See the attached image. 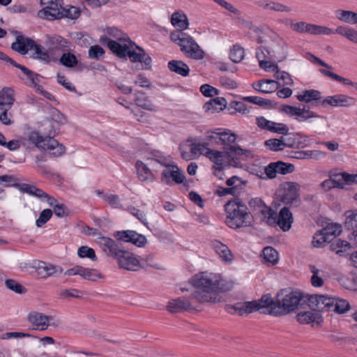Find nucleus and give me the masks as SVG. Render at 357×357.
<instances>
[{
    "label": "nucleus",
    "instance_id": "obj_1",
    "mask_svg": "<svg viewBox=\"0 0 357 357\" xmlns=\"http://www.w3.org/2000/svg\"><path fill=\"white\" fill-rule=\"evenodd\" d=\"M191 283L197 289L191 298L199 303L220 302L218 293L229 291L235 285L234 280L222 278L220 275L213 273L197 274L191 279Z\"/></svg>",
    "mask_w": 357,
    "mask_h": 357
},
{
    "label": "nucleus",
    "instance_id": "obj_2",
    "mask_svg": "<svg viewBox=\"0 0 357 357\" xmlns=\"http://www.w3.org/2000/svg\"><path fill=\"white\" fill-rule=\"evenodd\" d=\"M249 206L254 211H258L261 220L270 226L278 225L284 231L290 229V215L287 207L280 209L279 214L266 206L259 197L252 198L248 202Z\"/></svg>",
    "mask_w": 357,
    "mask_h": 357
},
{
    "label": "nucleus",
    "instance_id": "obj_3",
    "mask_svg": "<svg viewBox=\"0 0 357 357\" xmlns=\"http://www.w3.org/2000/svg\"><path fill=\"white\" fill-rule=\"evenodd\" d=\"M99 243L107 255L117 259L121 268L133 271L139 268V261L137 258L132 253L123 250L113 239L101 236L99 238Z\"/></svg>",
    "mask_w": 357,
    "mask_h": 357
},
{
    "label": "nucleus",
    "instance_id": "obj_4",
    "mask_svg": "<svg viewBox=\"0 0 357 357\" xmlns=\"http://www.w3.org/2000/svg\"><path fill=\"white\" fill-rule=\"evenodd\" d=\"M225 223L231 229L249 227L252 225V215L248 207L241 200L235 199L225 204Z\"/></svg>",
    "mask_w": 357,
    "mask_h": 357
},
{
    "label": "nucleus",
    "instance_id": "obj_5",
    "mask_svg": "<svg viewBox=\"0 0 357 357\" xmlns=\"http://www.w3.org/2000/svg\"><path fill=\"white\" fill-rule=\"evenodd\" d=\"M107 47L120 58L128 56L132 62H140L151 67V59L142 48L137 46L130 40L128 43H119L115 40L107 39Z\"/></svg>",
    "mask_w": 357,
    "mask_h": 357
},
{
    "label": "nucleus",
    "instance_id": "obj_6",
    "mask_svg": "<svg viewBox=\"0 0 357 357\" xmlns=\"http://www.w3.org/2000/svg\"><path fill=\"white\" fill-rule=\"evenodd\" d=\"M259 309L268 308V312L273 316H280L290 312V289H281L273 301L271 294L264 295L256 301Z\"/></svg>",
    "mask_w": 357,
    "mask_h": 357
},
{
    "label": "nucleus",
    "instance_id": "obj_7",
    "mask_svg": "<svg viewBox=\"0 0 357 357\" xmlns=\"http://www.w3.org/2000/svg\"><path fill=\"white\" fill-rule=\"evenodd\" d=\"M170 39L179 46L181 51L188 58L201 60L204 57V52L194 38L183 31H174L170 33Z\"/></svg>",
    "mask_w": 357,
    "mask_h": 357
},
{
    "label": "nucleus",
    "instance_id": "obj_8",
    "mask_svg": "<svg viewBox=\"0 0 357 357\" xmlns=\"http://www.w3.org/2000/svg\"><path fill=\"white\" fill-rule=\"evenodd\" d=\"M29 140L40 149L48 151L50 154L57 157L65 152V147L52 137H43L38 132H31Z\"/></svg>",
    "mask_w": 357,
    "mask_h": 357
},
{
    "label": "nucleus",
    "instance_id": "obj_9",
    "mask_svg": "<svg viewBox=\"0 0 357 357\" xmlns=\"http://www.w3.org/2000/svg\"><path fill=\"white\" fill-rule=\"evenodd\" d=\"M45 38V44L52 56L54 57L55 59L61 53L68 52L71 49L70 42L59 35H47Z\"/></svg>",
    "mask_w": 357,
    "mask_h": 357
},
{
    "label": "nucleus",
    "instance_id": "obj_10",
    "mask_svg": "<svg viewBox=\"0 0 357 357\" xmlns=\"http://www.w3.org/2000/svg\"><path fill=\"white\" fill-rule=\"evenodd\" d=\"M227 149L229 167H242L243 161L248 160L254 156L253 153L250 150L242 149L239 146H230Z\"/></svg>",
    "mask_w": 357,
    "mask_h": 357
},
{
    "label": "nucleus",
    "instance_id": "obj_11",
    "mask_svg": "<svg viewBox=\"0 0 357 357\" xmlns=\"http://www.w3.org/2000/svg\"><path fill=\"white\" fill-rule=\"evenodd\" d=\"M62 0H40L43 6L40 13H43L49 20L62 18Z\"/></svg>",
    "mask_w": 357,
    "mask_h": 357
},
{
    "label": "nucleus",
    "instance_id": "obj_12",
    "mask_svg": "<svg viewBox=\"0 0 357 357\" xmlns=\"http://www.w3.org/2000/svg\"><path fill=\"white\" fill-rule=\"evenodd\" d=\"M333 302L332 296L328 295L309 294L308 308L317 312L330 311V305Z\"/></svg>",
    "mask_w": 357,
    "mask_h": 357
},
{
    "label": "nucleus",
    "instance_id": "obj_13",
    "mask_svg": "<svg viewBox=\"0 0 357 357\" xmlns=\"http://www.w3.org/2000/svg\"><path fill=\"white\" fill-rule=\"evenodd\" d=\"M356 102L357 100L355 98L345 94L340 93L326 97L324 99V107L330 105L334 107H350L355 106Z\"/></svg>",
    "mask_w": 357,
    "mask_h": 357
},
{
    "label": "nucleus",
    "instance_id": "obj_14",
    "mask_svg": "<svg viewBox=\"0 0 357 357\" xmlns=\"http://www.w3.org/2000/svg\"><path fill=\"white\" fill-rule=\"evenodd\" d=\"M300 102L310 103L312 107L324 106V98L321 93L315 89L305 90L296 96Z\"/></svg>",
    "mask_w": 357,
    "mask_h": 357
},
{
    "label": "nucleus",
    "instance_id": "obj_15",
    "mask_svg": "<svg viewBox=\"0 0 357 357\" xmlns=\"http://www.w3.org/2000/svg\"><path fill=\"white\" fill-rule=\"evenodd\" d=\"M15 186L23 193H26L31 196L35 197L41 201H46L49 205H52L54 202L53 197L47 194L43 190L36 187L35 185L26 183H18Z\"/></svg>",
    "mask_w": 357,
    "mask_h": 357
},
{
    "label": "nucleus",
    "instance_id": "obj_16",
    "mask_svg": "<svg viewBox=\"0 0 357 357\" xmlns=\"http://www.w3.org/2000/svg\"><path fill=\"white\" fill-rule=\"evenodd\" d=\"M114 236L117 240L130 242L138 247H142L146 243V238L144 235L132 230L118 231L114 234Z\"/></svg>",
    "mask_w": 357,
    "mask_h": 357
},
{
    "label": "nucleus",
    "instance_id": "obj_17",
    "mask_svg": "<svg viewBox=\"0 0 357 357\" xmlns=\"http://www.w3.org/2000/svg\"><path fill=\"white\" fill-rule=\"evenodd\" d=\"M275 206L287 207L290 215V182L281 184L277 190L275 198Z\"/></svg>",
    "mask_w": 357,
    "mask_h": 357
},
{
    "label": "nucleus",
    "instance_id": "obj_18",
    "mask_svg": "<svg viewBox=\"0 0 357 357\" xmlns=\"http://www.w3.org/2000/svg\"><path fill=\"white\" fill-rule=\"evenodd\" d=\"M185 177L177 165L164 169L161 173V181L167 185H171L173 183H182Z\"/></svg>",
    "mask_w": 357,
    "mask_h": 357
},
{
    "label": "nucleus",
    "instance_id": "obj_19",
    "mask_svg": "<svg viewBox=\"0 0 357 357\" xmlns=\"http://www.w3.org/2000/svg\"><path fill=\"white\" fill-rule=\"evenodd\" d=\"M291 116L298 122L310 121L312 119H324V117L310 109L308 106L301 107L291 106Z\"/></svg>",
    "mask_w": 357,
    "mask_h": 357
},
{
    "label": "nucleus",
    "instance_id": "obj_20",
    "mask_svg": "<svg viewBox=\"0 0 357 357\" xmlns=\"http://www.w3.org/2000/svg\"><path fill=\"white\" fill-rule=\"evenodd\" d=\"M27 319L34 329L44 331L51 324L50 321L52 320V317L34 311L29 314Z\"/></svg>",
    "mask_w": 357,
    "mask_h": 357
},
{
    "label": "nucleus",
    "instance_id": "obj_21",
    "mask_svg": "<svg viewBox=\"0 0 357 357\" xmlns=\"http://www.w3.org/2000/svg\"><path fill=\"white\" fill-rule=\"evenodd\" d=\"M206 154L207 158L215 164L216 169L220 170L229 167V156L227 149L225 152L211 149V151H208Z\"/></svg>",
    "mask_w": 357,
    "mask_h": 357
},
{
    "label": "nucleus",
    "instance_id": "obj_22",
    "mask_svg": "<svg viewBox=\"0 0 357 357\" xmlns=\"http://www.w3.org/2000/svg\"><path fill=\"white\" fill-rule=\"evenodd\" d=\"M297 321L301 324H314L320 326L323 322V317L319 312L302 310L296 314Z\"/></svg>",
    "mask_w": 357,
    "mask_h": 357
},
{
    "label": "nucleus",
    "instance_id": "obj_23",
    "mask_svg": "<svg viewBox=\"0 0 357 357\" xmlns=\"http://www.w3.org/2000/svg\"><path fill=\"white\" fill-rule=\"evenodd\" d=\"M309 294L298 289H291V312L308 308Z\"/></svg>",
    "mask_w": 357,
    "mask_h": 357
},
{
    "label": "nucleus",
    "instance_id": "obj_24",
    "mask_svg": "<svg viewBox=\"0 0 357 357\" xmlns=\"http://www.w3.org/2000/svg\"><path fill=\"white\" fill-rule=\"evenodd\" d=\"M34 44L31 39L19 35L16 37V41L12 44L11 47L21 54H26L29 50H32Z\"/></svg>",
    "mask_w": 357,
    "mask_h": 357
},
{
    "label": "nucleus",
    "instance_id": "obj_25",
    "mask_svg": "<svg viewBox=\"0 0 357 357\" xmlns=\"http://www.w3.org/2000/svg\"><path fill=\"white\" fill-rule=\"evenodd\" d=\"M35 267L42 278H47L56 273L61 274L63 271V268L59 266H54L41 261H38Z\"/></svg>",
    "mask_w": 357,
    "mask_h": 357
},
{
    "label": "nucleus",
    "instance_id": "obj_26",
    "mask_svg": "<svg viewBox=\"0 0 357 357\" xmlns=\"http://www.w3.org/2000/svg\"><path fill=\"white\" fill-rule=\"evenodd\" d=\"M14 102V90L8 87L3 88L0 91V109H10Z\"/></svg>",
    "mask_w": 357,
    "mask_h": 357
},
{
    "label": "nucleus",
    "instance_id": "obj_27",
    "mask_svg": "<svg viewBox=\"0 0 357 357\" xmlns=\"http://www.w3.org/2000/svg\"><path fill=\"white\" fill-rule=\"evenodd\" d=\"M15 65L13 66L19 68L23 73V74L26 76V79L29 81V86L33 88L35 90L40 86L39 83L40 82L41 76L24 66L20 65L17 63H14Z\"/></svg>",
    "mask_w": 357,
    "mask_h": 357
},
{
    "label": "nucleus",
    "instance_id": "obj_28",
    "mask_svg": "<svg viewBox=\"0 0 357 357\" xmlns=\"http://www.w3.org/2000/svg\"><path fill=\"white\" fill-rule=\"evenodd\" d=\"M172 24L178 29L177 31H183L188 29L189 22L187 15L182 11L174 12L171 17Z\"/></svg>",
    "mask_w": 357,
    "mask_h": 357
},
{
    "label": "nucleus",
    "instance_id": "obj_29",
    "mask_svg": "<svg viewBox=\"0 0 357 357\" xmlns=\"http://www.w3.org/2000/svg\"><path fill=\"white\" fill-rule=\"evenodd\" d=\"M137 169V174L139 179L141 181H150L153 182L155 178L151 170L142 161H137L135 165Z\"/></svg>",
    "mask_w": 357,
    "mask_h": 357
},
{
    "label": "nucleus",
    "instance_id": "obj_30",
    "mask_svg": "<svg viewBox=\"0 0 357 357\" xmlns=\"http://www.w3.org/2000/svg\"><path fill=\"white\" fill-rule=\"evenodd\" d=\"M192 307V305L189 301L181 298L170 301L167 306V310L171 313L179 312L182 310H187Z\"/></svg>",
    "mask_w": 357,
    "mask_h": 357
},
{
    "label": "nucleus",
    "instance_id": "obj_31",
    "mask_svg": "<svg viewBox=\"0 0 357 357\" xmlns=\"http://www.w3.org/2000/svg\"><path fill=\"white\" fill-rule=\"evenodd\" d=\"M211 245L215 252L225 261H231L233 255L229 248L218 240L211 241Z\"/></svg>",
    "mask_w": 357,
    "mask_h": 357
},
{
    "label": "nucleus",
    "instance_id": "obj_32",
    "mask_svg": "<svg viewBox=\"0 0 357 357\" xmlns=\"http://www.w3.org/2000/svg\"><path fill=\"white\" fill-rule=\"evenodd\" d=\"M135 96V102L138 107L151 112L158 111V107L152 103L145 93L139 91Z\"/></svg>",
    "mask_w": 357,
    "mask_h": 357
},
{
    "label": "nucleus",
    "instance_id": "obj_33",
    "mask_svg": "<svg viewBox=\"0 0 357 357\" xmlns=\"http://www.w3.org/2000/svg\"><path fill=\"white\" fill-rule=\"evenodd\" d=\"M227 100L222 97L211 99L204 105L206 112H217L223 110L227 105Z\"/></svg>",
    "mask_w": 357,
    "mask_h": 357
},
{
    "label": "nucleus",
    "instance_id": "obj_34",
    "mask_svg": "<svg viewBox=\"0 0 357 357\" xmlns=\"http://www.w3.org/2000/svg\"><path fill=\"white\" fill-rule=\"evenodd\" d=\"M168 68L170 71L183 77H187L190 73L188 66L182 61L172 60L168 62Z\"/></svg>",
    "mask_w": 357,
    "mask_h": 357
},
{
    "label": "nucleus",
    "instance_id": "obj_35",
    "mask_svg": "<svg viewBox=\"0 0 357 357\" xmlns=\"http://www.w3.org/2000/svg\"><path fill=\"white\" fill-rule=\"evenodd\" d=\"M335 15L338 20L342 22L349 24H357V13L339 9L335 11Z\"/></svg>",
    "mask_w": 357,
    "mask_h": 357
},
{
    "label": "nucleus",
    "instance_id": "obj_36",
    "mask_svg": "<svg viewBox=\"0 0 357 357\" xmlns=\"http://www.w3.org/2000/svg\"><path fill=\"white\" fill-rule=\"evenodd\" d=\"M332 300L333 302L330 305V311L344 314L350 310L349 303L346 299L332 296Z\"/></svg>",
    "mask_w": 357,
    "mask_h": 357
},
{
    "label": "nucleus",
    "instance_id": "obj_37",
    "mask_svg": "<svg viewBox=\"0 0 357 357\" xmlns=\"http://www.w3.org/2000/svg\"><path fill=\"white\" fill-rule=\"evenodd\" d=\"M278 82L273 79H263L254 85L255 90L264 93H270L278 88Z\"/></svg>",
    "mask_w": 357,
    "mask_h": 357
},
{
    "label": "nucleus",
    "instance_id": "obj_38",
    "mask_svg": "<svg viewBox=\"0 0 357 357\" xmlns=\"http://www.w3.org/2000/svg\"><path fill=\"white\" fill-rule=\"evenodd\" d=\"M32 50L33 51L34 58L40 60L44 63H48L52 59L56 60L50 54L49 50H46L44 47L40 45L34 44Z\"/></svg>",
    "mask_w": 357,
    "mask_h": 357
},
{
    "label": "nucleus",
    "instance_id": "obj_39",
    "mask_svg": "<svg viewBox=\"0 0 357 357\" xmlns=\"http://www.w3.org/2000/svg\"><path fill=\"white\" fill-rule=\"evenodd\" d=\"M334 31L335 33L345 37L354 43H357V30L347 26H338Z\"/></svg>",
    "mask_w": 357,
    "mask_h": 357
},
{
    "label": "nucleus",
    "instance_id": "obj_40",
    "mask_svg": "<svg viewBox=\"0 0 357 357\" xmlns=\"http://www.w3.org/2000/svg\"><path fill=\"white\" fill-rule=\"evenodd\" d=\"M329 241H331L335 237L339 236L342 232V227L337 223H328L322 229Z\"/></svg>",
    "mask_w": 357,
    "mask_h": 357
},
{
    "label": "nucleus",
    "instance_id": "obj_41",
    "mask_svg": "<svg viewBox=\"0 0 357 357\" xmlns=\"http://www.w3.org/2000/svg\"><path fill=\"white\" fill-rule=\"evenodd\" d=\"M309 269L312 273L310 282L314 287H321L324 285V271L317 268L314 265H310Z\"/></svg>",
    "mask_w": 357,
    "mask_h": 357
},
{
    "label": "nucleus",
    "instance_id": "obj_42",
    "mask_svg": "<svg viewBox=\"0 0 357 357\" xmlns=\"http://www.w3.org/2000/svg\"><path fill=\"white\" fill-rule=\"evenodd\" d=\"M307 33L312 35H332L335 33L334 29L317 24H310Z\"/></svg>",
    "mask_w": 357,
    "mask_h": 357
},
{
    "label": "nucleus",
    "instance_id": "obj_43",
    "mask_svg": "<svg viewBox=\"0 0 357 357\" xmlns=\"http://www.w3.org/2000/svg\"><path fill=\"white\" fill-rule=\"evenodd\" d=\"M331 248L336 254L342 255L345 253L350 248V243L340 238L335 239L331 244Z\"/></svg>",
    "mask_w": 357,
    "mask_h": 357
},
{
    "label": "nucleus",
    "instance_id": "obj_44",
    "mask_svg": "<svg viewBox=\"0 0 357 357\" xmlns=\"http://www.w3.org/2000/svg\"><path fill=\"white\" fill-rule=\"evenodd\" d=\"M320 187L324 191H328L334 188H342V183L340 182V178L337 176V174H333L329 179L324 181L321 184Z\"/></svg>",
    "mask_w": 357,
    "mask_h": 357
},
{
    "label": "nucleus",
    "instance_id": "obj_45",
    "mask_svg": "<svg viewBox=\"0 0 357 357\" xmlns=\"http://www.w3.org/2000/svg\"><path fill=\"white\" fill-rule=\"evenodd\" d=\"M59 62L61 65L67 68H74L78 63V60L75 54L68 52H64L62 53Z\"/></svg>",
    "mask_w": 357,
    "mask_h": 357
},
{
    "label": "nucleus",
    "instance_id": "obj_46",
    "mask_svg": "<svg viewBox=\"0 0 357 357\" xmlns=\"http://www.w3.org/2000/svg\"><path fill=\"white\" fill-rule=\"evenodd\" d=\"M310 144L307 136L296 132L291 134V148H303Z\"/></svg>",
    "mask_w": 357,
    "mask_h": 357
},
{
    "label": "nucleus",
    "instance_id": "obj_47",
    "mask_svg": "<svg viewBox=\"0 0 357 357\" xmlns=\"http://www.w3.org/2000/svg\"><path fill=\"white\" fill-rule=\"evenodd\" d=\"M220 139V144L229 147L235 142L236 135L228 129L221 128Z\"/></svg>",
    "mask_w": 357,
    "mask_h": 357
},
{
    "label": "nucleus",
    "instance_id": "obj_48",
    "mask_svg": "<svg viewBox=\"0 0 357 357\" xmlns=\"http://www.w3.org/2000/svg\"><path fill=\"white\" fill-rule=\"evenodd\" d=\"M231 308L234 309L235 311H238L240 315H242L243 312L249 314L259 310L257 307L256 301L252 302H245L241 306L235 305L231 307Z\"/></svg>",
    "mask_w": 357,
    "mask_h": 357
},
{
    "label": "nucleus",
    "instance_id": "obj_49",
    "mask_svg": "<svg viewBox=\"0 0 357 357\" xmlns=\"http://www.w3.org/2000/svg\"><path fill=\"white\" fill-rule=\"evenodd\" d=\"M344 226L348 229L357 228V210H350L344 213Z\"/></svg>",
    "mask_w": 357,
    "mask_h": 357
},
{
    "label": "nucleus",
    "instance_id": "obj_50",
    "mask_svg": "<svg viewBox=\"0 0 357 357\" xmlns=\"http://www.w3.org/2000/svg\"><path fill=\"white\" fill-rule=\"evenodd\" d=\"M79 271V276L85 280L95 281L97 278H102L101 275L95 269L80 266Z\"/></svg>",
    "mask_w": 357,
    "mask_h": 357
},
{
    "label": "nucleus",
    "instance_id": "obj_51",
    "mask_svg": "<svg viewBox=\"0 0 357 357\" xmlns=\"http://www.w3.org/2000/svg\"><path fill=\"white\" fill-rule=\"evenodd\" d=\"M319 71L322 75L327 76L328 77H331L335 81L342 82L344 85H349V86H351L354 87V84L356 83V82H352L349 79L341 77L334 73L331 72L330 70H327L325 69H320Z\"/></svg>",
    "mask_w": 357,
    "mask_h": 357
},
{
    "label": "nucleus",
    "instance_id": "obj_52",
    "mask_svg": "<svg viewBox=\"0 0 357 357\" xmlns=\"http://www.w3.org/2000/svg\"><path fill=\"white\" fill-rule=\"evenodd\" d=\"M102 200L114 208H120L122 206L120 197L117 195L106 193L103 195Z\"/></svg>",
    "mask_w": 357,
    "mask_h": 357
},
{
    "label": "nucleus",
    "instance_id": "obj_53",
    "mask_svg": "<svg viewBox=\"0 0 357 357\" xmlns=\"http://www.w3.org/2000/svg\"><path fill=\"white\" fill-rule=\"evenodd\" d=\"M211 151V149L208 148V143L207 142L192 144L190 146V153L192 155L199 153L207 158L206 153Z\"/></svg>",
    "mask_w": 357,
    "mask_h": 357
},
{
    "label": "nucleus",
    "instance_id": "obj_54",
    "mask_svg": "<svg viewBox=\"0 0 357 357\" xmlns=\"http://www.w3.org/2000/svg\"><path fill=\"white\" fill-rule=\"evenodd\" d=\"M264 145L272 151H281L287 146L282 139H270L266 140Z\"/></svg>",
    "mask_w": 357,
    "mask_h": 357
},
{
    "label": "nucleus",
    "instance_id": "obj_55",
    "mask_svg": "<svg viewBox=\"0 0 357 357\" xmlns=\"http://www.w3.org/2000/svg\"><path fill=\"white\" fill-rule=\"evenodd\" d=\"M245 56L244 49L241 46L236 45H234L230 51L229 57L234 63L241 62Z\"/></svg>",
    "mask_w": 357,
    "mask_h": 357
},
{
    "label": "nucleus",
    "instance_id": "obj_56",
    "mask_svg": "<svg viewBox=\"0 0 357 357\" xmlns=\"http://www.w3.org/2000/svg\"><path fill=\"white\" fill-rule=\"evenodd\" d=\"M263 255L264 259L271 264H275L278 259V252L271 247L264 248Z\"/></svg>",
    "mask_w": 357,
    "mask_h": 357
},
{
    "label": "nucleus",
    "instance_id": "obj_57",
    "mask_svg": "<svg viewBox=\"0 0 357 357\" xmlns=\"http://www.w3.org/2000/svg\"><path fill=\"white\" fill-rule=\"evenodd\" d=\"M300 191L301 185L297 183H291V207H296L300 205Z\"/></svg>",
    "mask_w": 357,
    "mask_h": 357
},
{
    "label": "nucleus",
    "instance_id": "obj_58",
    "mask_svg": "<svg viewBox=\"0 0 357 357\" xmlns=\"http://www.w3.org/2000/svg\"><path fill=\"white\" fill-rule=\"evenodd\" d=\"M340 182L342 183V188L345 185L357 183V174H350L346 172L337 174Z\"/></svg>",
    "mask_w": 357,
    "mask_h": 357
},
{
    "label": "nucleus",
    "instance_id": "obj_59",
    "mask_svg": "<svg viewBox=\"0 0 357 357\" xmlns=\"http://www.w3.org/2000/svg\"><path fill=\"white\" fill-rule=\"evenodd\" d=\"M77 255L81 258H89L92 261L96 260V255L93 249L88 246H81L77 250Z\"/></svg>",
    "mask_w": 357,
    "mask_h": 357
},
{
    "label": "nucleus",
    "instance_id": "obj_60",
    "mask_svg": "<svg viewBox=\"0 0 357 357\" xmlns=\"http://www.w3.org/2000/svg\"><path fill=\"white\" fill-rule=\"evenodd\" d=\"M5 284L8 289L17 294H22L26 292L25 288L15 280L8 279L6 280Z\"/></svg>",
    "mask_w": 357,
    "mask_h": 357
},
{
    "label": "nucleus",
    "instance_id": "obj_61",
    "mask_svg": "<svg viewBox=\"0 0 357 357\" xmlns=\"http://www.w3.org/2000/svg\"><path fill=\"white\" fill-rule=\"evenodd\" d=\"M220 131L221 128L208 130L205 135L206 139L209 141L211 144L217 145L220 144Z\"/></svg>",
    "mask_w": 357,
    "mask_h": 357
},
{
    "label": "nucleus",
    "instance_id": "obj_62",
    "mask_svg": "<svg viewBox=\"0 0 357 357\" xmlns=\"http://www.w3.org/2000/svg\"><path fill=\"white\" fill-rule=\"evenodd\" d=\"M80 15V11L78 8L75 6H69L68 8L63 7L62 17H68L72 20L78 18Z\"/></svg>",
    "mask_w": 357,
    "mask_h": 357
},
{
    "label": "nucleus",
    "instance_id": "obj_63",
    "mask_svg": "<svg viewBox=\"0 0 357 357\" xmlns=\"http://www.w3.org/2000/svg\"><path fill=\"white\" fill-rule=\"evenodd\" d=\"M52 211L50 209H44L40 213L39 218L36 221V225L38 227H41L44 225L52 216Z\"/></svg>",
    "mask_w": 357,
    "mask_h": 357
},
{
    "label": "nucleus",
    "instance_id": "obj_64",
    "mask_svg": "<svg viewBox=\"0 0 357 357\" xmlns=\"http://www.w3.org/2000/svg\"><path fill=\"white\" fill-rule=\"evenodd\" d=\"M330 242L321 229L318 231L313 236L312 244L314 247L320 248L324 245L325 243Z\"/></svg>",
    "mask_w": 357,
    "mask_h": 357
}]
</instances>
